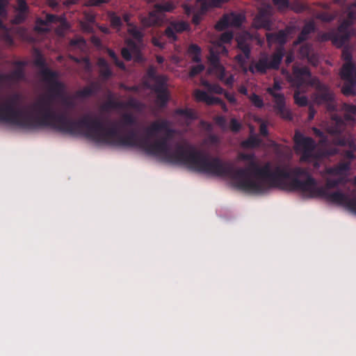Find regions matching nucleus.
<instances>
[{"instance_id": "nucleus-1", "label": "nucleus", "mask_w": 356, "mask_h": 356, "mask_svg": "<svg viewBox=\"0 0 356 356\" xmlns=\"http://www.w3.org/2000/svg\"><path fill=\"white\" fill-rule=\"evenodd\" d=\"M40 74L47 85V95L33 105L40 116L35 117L16 108L15 104L18 99H12L0 103V122L26 129L50 127L59 132L73 134L79 120L70 118L68 112L75 108L74 100L67 95L66 86L58 80V72L47 67L41 70Z\"/></svg>"}, {"instance_id": "nucleus-2", "label": "nucleus", "mask_w": 356, "mask_h": 356, "mask_svg": "<svg viewBox=\"0 0 356 356\" xmlns=\"http://www.w3.org/2000/svg\"><path fill=\"white\" fill-rule=\"evenodd\" d=\"M238 157L240 160L248 162L245 168L235 169L231 163L203 152L200 172L229 177L235 181L238 188L254 194H263L272 188L275 177L286 176L281 166H277L273 171L268 162L260 166L254 154L241 153Z\"/></svg>"}, {"instance_id": "nucleus-3", "label": "nucleus", "mask_w": 356, "mask_h": 356, "mask_svg": "<svg viewBox=\"0 0 356 356\" xmlns=\"http://www.w3.org/2000/svg\"><path fill=\"white\" fill-rule=\"evenodd\" d=\"M161 131H166L168 136L173 132L169 129L168 120L153 122L145 130L146 139L142 150L147 154L160 156L168 163L182 165L191 170L200 172L203 152L197 150L193 145L188 143H177L172 150L166 138L156 139L151 143L150 138L155 136L156 133Z\"/></svg>"}, {"instance_id": "nucleus-4", "label": "nucleus", "mask_w": 356, "mask_h": 356, "mask_svg": "<svg viewBox=\"0 0 356 356\" xmlns=\"http://www.w3.org/2000/svg\"><path fill=\"white\" fill-rule=\"evenodd\" d=\"M286 173L285 177H275L273 188H279L288 191H300L308 198L323 197L332 203L343 206L347 194L337 191L327 192L325 188L318 186L316 180L309 174L307 168L281 167Z\"/></svg>"}, {"instance_id": "nucleus-5", "label": "nucleus", "mask_w": 356, "mask_h": 356, "mask_svg": "<svg viewBox=\"0 0 356 356\" xmlns=\"http://www.w3.org/2000/svg\"><path fill=\"white\" fill-rule=\"evenodd\" d=\"M77 124L72 135L83 136L96 143L117 147H137L142 149L146 139V135L139 137L134 130L122 136L115 124L106 129L100 119L89 115L79 119Z\"/></svg>"}, {"instance_id": "nucleus-6", "label": "nucleus", "mask_w": 356, "mask_h": 356, "mask_svg": "<svg viewBox=\"0 0 356 356\" xmlns=\"http://www.w3.org/2000/svg\"><path fill=\"white\" fill-rule=\"evenodd\" d=\"M344 13L347 17L344 19L338 26L337 31L341 44H345L351 35L356 37V29H351L350 27L356 19V3L349 5L345 10Z\"/></svg>"}, {"instance_id": "nucleus-7", "label": "nucleus", "mask_w": 356, "mask_h": 356, "mask_svg": "<svg viewBox=\"0 0 356 356\" xmlns=\"http://www.w3.org/2000/svg\"><path fill=\"white\" fill-rule=\"evenodd\" d=\"M295 149L301 153L300 161L309 162L315 158L314 151L316 147L315 140L309 136H305L300 131L296 130L293 136Z\"/></svg>"}, {"instance_id": "nucleus-8", "label": "nucleus", "mask_w": 356, "mask_h": 356, "mask_svg": "<svg viewBox=\"0 0 356 356\" xmlns=\"http://www.w3.org/2000/svg\"><path fill=\"white\" fill-rule=\"evenodd\" d=\"M311 86H315L316 89L315 102L318 104H326L327 109L329 111H335L336 106L333 94L330 92L329 88L316 78L312 80Z\"/></svg>"}, {"instance_id": "nucleus-9", "label": "nucleus", "mask_w": 356, "mask_h": 356, "mask_svg": "<svg viewBox=\"0 0 356 356\" xmlns=\"http://www.w3.org/2000/svg\"><path fill=\"white\" fill-rule=\"evenodd\" d=\"M282 87L278 81H275L273 87L267 88V92L274 98V109L277 115L282 118L291 120L293 118L292 113L290 110L285 106V98L283 94L277 93L275 90H281Z\"/></svg>"}, {"instance_id": "nucleus-10", "label": "nucleus", "mask_w": 356, "mask_h": 356, "mask_svg": "<svg viewBox=\"0 0 356 356\" xmlns=\"http://www.w3.org/2000/svg\"><path fill=\"white\" fill-rule=\"evenodd\" d=\"M154 8L155 10L149 13L147 16L140 17V23L144 27L161 25L163 22L161 13L172 11L175 6L172 3L167 2L156 3Z\"/></svg>"}, {"instance_id": "nucleus-11", "label": "nucleus", "mask_w": 356, "mask_h": 356, "mask_svg": "<svg viewBox=\"0 0 356 356\" xmlns=\"http://www.w3.org/2000/svg\"><path fill=\"white\" fill-rule=\"evenodd\" d=\"M272 8L268 5L266 7L261 8L257 15L253 19V25L257 29H264L270 31L272 29Z\"/></svg>"}, {"instance_id": "nucleus-12", "label": "nucleus", "mask_w": 356, "mask_h": 356, "mask_svg": "<svg viewBox=\"0 0 356 356\" xmlns=\"http://www.w3.org/2000/svg\"><path fill=\"white\" fill-rule=\"evenodd\" d=\"M312 74L307 67H293V78L291 79L292 85L298 88L305 85H311L312 79H311Z\"/></svg>"}, {"instance_id": "nucleus-13", "label": "nucleus", "mask_w": 356, "mask_h": 356, "mask_svg": "<svg viewBox=\"0 0 356 356\" xmlns=\"http://www.w3.org/2000/svg\"><path fill=\"white\" fill-rule=\"evenodd\" d=\"M243 17L241 15L232 13L230 15H225L216 23L215 28L217 31H223L229 26L238 27L242 24Z\"/></svg>"}, {"instance_id": "nucleus-14", "label": "nucleus", "mask_w": 356, "mask_h": 356, "mask_svg": "<svg viewBox=\"0 0 356 356\" xmlns=\"http://www.w3.org/2000/svg\"><path fill=\"white\" fill-rule=\"evenodd\" d=\"M188 24L183 21L172 22L165 29L164 35L168 38L170 42L177 40V33H180L187 30Z\"/></svg>"}, {"instance_id": "nucleus-15", "label": "nucleus", "mask_w": 356, "mask_h": 356, "mask_svg": "<svg viewBox=\"0 0 356 356\" xmlns=\"http://www.w3.org/2000/svg\"><path fill=\"white\" fill-rule=\"evenodd\" d=\"M152 89L156 94V103L160 107L167 105L169 100V92L167 88V82L161 84H154Z\"/></svg>"}, {"instance_id": "nucleus-16", "label": "nucleus", "mask_w": 356, "mask_h": 356, "mask_svg": "<svg viewBox=\"0 0 356 356\" xmlns=\"http://www.w3.org/2000/svg\"><path fill=\"white\" fill-rule=\"evenodd\" d=\"M237 47L243 54H237L235 56V60L241 65H245L247 60L250 58L251 48L250 44L243 39L240 38L237 40Z\"/></svg>"}, {"instance_id": "nucleus-17", "label": "nucleus", "mask_w": 356, "mask_h": 356, "mask_svg": "<svg viewBox=\"0 0 356 356\" xmlns=\"http://www.w3.org/2000/svg\"><path fill=\"white\" fill-rule=\"evenodd\" d=\"M127 44L131 49L132 52H131L130 49H129L128 48L123 47L121 50V54H122V56L123 57V58L124 60H126L127 61L131 60L132 58L131 54L133 53L134 54L136 55L135 60L136 61H138V62L142 61L143 58H142L140 50H139L137 44H136V42L132 40H129V41H128Z\"/></svg>"}, {"instance_id": "nucleus-18", "label": "nucleus", "mask_w": 356, "mask_h": 356, "mask_svg": "<svg viewBox=\"0 0 356 356\" xmlns=\"http://www.w3.org/2000/svg\"><path fill=\"white\" fill-rule=\"evenodd\" d=\"M350 170V161L340 162L338 164L325 169V173L329 175L342 176L346 175Z\"/></svg>"}, {"instance_id": "nucleus-19", "label": "nucleus", "mask_w": 356, "mask_h": 356, "mask_svg": "<svg viewBox=\"0 0 356 356\" xmlns=\"http://www.w3.org/2000/svg\"><path fill=\"white\" fill-rule=\"evenodd\" d=\"M285 54L284 47H278L271 55L268 64L270 70H278Z\"/></svg>"}, {"instance_id": "nucleus-20", "label": "nucleus", "mask_w": 356, "mask_h": 356, "mask_svg": "<svg viewBox=\"0 0 356 356\" xmlns=\"http://www.w3.org/2000/svg\"><path fill=\"white\" fill-rule=\"evenodd\" d=\"M340 74L343 80H356V67L353 62L343 63Z\"/></svg>"}, {"instance_id": "nucleus-21", "label": "nucleus", "mask_w": 356, "mask_h": 356, "mask_svg": "<svg viewBox=\"0 0 356 356\" xmlns=\"http://www.w3.org/2000/svg\"><path fill=\"white\" fill-rule=\"evenodd\" d=\"M268 70H270V67L268 64V58L267 56L260 58L254 65L251 64L249 66V71L252 74L257 72L264 74L267 72Z\"/></svg>"}, {"instance_id": "nucleus-22", "label": "nucleus", "mask_w": 356, "mask_h": 356, "mask_svg": "<svg viewBox=\"0 0 356 356\" xmlns=\"http://www.w3.org/2000/svg\"><path fill=\"white\" fill-rule=\"evenodd\" d=\"M316 29L314 22L310 21L307 22L302 27V31L299 33L296 40L295 41L296 44H299L308 39L309 35L314 32Z\"/></svg>"}, {"instance_id": "nucleus-23", "label": "nucleus", "mask_w": 356, "mask_h": 356, "mask_svg": "<svg viewBox=\"0 0 356 356\" xmlns=\"http://www.w3.org/2000/svg\"><path fill=\"white\" fill-rule=\"evenodd\" d=\"M341 146H348L350 149L343 152V157L350 160L355 159L354 152L356 150V145L353 140L349 138H339L337 143Z\"/></svg>"}, {"instance_id": "nucleus-24", "label": "nucleus", "mask_w": 356, "mask_h": 356, "mask_svg": "<svg viewBox=\"0 0 356 356\" xmlns=\"http://www.w3.org/2000/svg\"><path fill=\"white\" fill-rule=\"evenodd\" d=\"M266 39L268 42L277 43L280 44V47H284L286 42L287 33L284 30H280L277 33H267Z\"/></svg>"}, {"instance_id": "nucleus-25", "label": "nucleus", "mask_w": 356, "mask_h": 356, "mask_svg": "<svg viewBox=\"0 0 356 356\" xmlns=\"http://www.w3.org/2000/svg\"><path fill=\"white\" fill-rule=\"evenodd\" d=\"M97 65L99 68V75L104 79H108L112 76V71L108 62L104 58H99L97 60Z\"/></svg>"}, {"instance_id": "nucleus-26", "label": "nucleus", "mask_w": 356, "mask_h": 356, "mask_svg": "<svg viewBox=\"0 0 356 356\" xmlns=\"http://www.w3.org/2000/svg\"><path fill=\"white\" fill-rule=\"evenodd\" d=\"M147 76L154 81V84H161L167 82L166 76L157 74L156 69L154 66L150 65L147 70Z\"/></svg>"}, {"instance_id": "nucleus-27", "label": "nucleus", "mask_w": 356, "mask_h": 356, "mask_svg": "<svg viewBox=\"0 0 356 356\" xmlns=\"http://www.w3.org/2000/svg\"><path fill=\"white\" fill-rule=\"evenodd\" d=\"M202 49L196 44H191L188 48V54L191 57L192 60L199 63L201 62Z\"/></svg>"}, {"instance_id": "nucleus-28", "label": "nucleus", "mask_w": 356, "mask_h": 356, "mask_svg": "<svg viewBox=\"0 0 356 356\" xmlns=\"http://www.w3.org/2000/svg\"><path fill=\"white\" fill-rule=\"evenodd\" d=\"M355 87L356 80H344V83L341 88V92L347 97L355 95Z\"/></svg>"}, {"instance_id": "nucleus-29", "label": "nucleus", "mask_w": 356, "mask_h": 356, "mask_svg": "<svg viewBox=\"0 0 356 356\" xmlns=\"http://www.w3.org/2000/svg\"><path fill=\"white\" fill-rule=\"evenodd\" d=\"M342 110L345 112L344 120L347 122L354 121L353 115H356V106L344 103L342 106Z\"/></svg>"}, {"instance_id": "nucleus-30", "label": "nucleus", "mask_w": 356, "mask_h": 356, "mask_svg": "<svg viewBox=\"0 0 356 356\" xmlns=\"http://www.w3.org/2000/svg\"><path fill=\"white\" fill-rule=\"evenodd\" d=\"M97 90V84L92 83L90 86L84 87L83 89L76 92V95L78 97H89L93 95Z\"/></svg>"}, {"instance_id": "nucleus-31", "label": "nucleus", "mask_w": 356, "mask_h": 356, "mask_svg": "<svg viewBox=\"0 0 356 356\" xmlns=\"http://www.w3.org/2000/svg\"><path fill=\"white\" fill-rule=\"evenodd\" d=\"M6 77L7 81H19L24 78V72L22 68L19 67L9 74H6Z\"/></svg>"}, {"instance_id": "nucleus-32", "label": "nucleus", "mask_w": 356, "mask_h": 356, "mask_svg": "<svg viewBox=\"0 0 356 356\" xmlns=\"http://www.w3.org/2000/svg\"><path fill=\"white\" fill-rule=\"evenodd\" d=\"M175 113L177 115H181L190 120H194L197 119V115L195 112L191 108H177L175 111Z\"/></svg>"}, {"instance_id": "nucleus-33", "label": "nucleus", "mask_w": 356, "mask_h": 356, "mask_svg": "<svg viewBox=\"0 0 356 356\" xmlns=\"http://www.w3.org/2000/svg\"><path fill=\"white\" fill-rule=\"evenodd\" d=\"M323 40H331L332 43L337 46L338 47H342L343 44H341L340 39L338 36V33H336L335 31H330L328 33H323L322 35Z\"/></svg>"}, {"instance_id": "nucleus-34", "label": "nucleus", "mask_w": 356, "mask_h": 356, "mask_svg": "<svg viewBox=\"0 0 356 356\" xmlns=\"http://www.w3.org/2000/svg\"><path fill=\"white\" fill-rule=\"evenodd\" d=\"M261 140L256 136H250L242 143L243 147L245 148H254L261 145Z\"/></svg>"}, {"instance_id": "nucleus-35", "label": "nucleus", "mask_w": 356, "mask_h": 356, "mask_svg": "<svg viewBox=\"0 0 356 356\" xmlns=\"http://www.w3.org/2000/svg\"><path fill=\"white\" fill-rule=\"evenodd\" d=\"M120 124L123 127L135 126L136 120L132 114L124 113L122 115Z\"/></svg>"}, {"instance_id": "nucleus-36", "label": "nucleus", "mask_w": 356, "mask_h": 356, "mask_svg": "<svg viewBox=\"0 0 356 356\" xmlns=\"http://www.w3.org/2000/svg\"><path fill=\"white\" fill-rule=\"evenodd\" d=\"M300 88H296L293 94V99L295 103L299 106H305L307 105L308 99L305 95H301L300 92Z\"/></svg>"}, {"instance_id": "nucleus-37", "label": "nucleus", "mask_w": 356, "mask_h": 356, "mask_svg": "<svg viewBox=\"0 0 356 356\" xmlns=\"http://www.w3.org/2000/svg\"><path fill=\"white\" fill-rule=\"evenodd\" d=\"M202 84L211 92L221 95L225 92L224 89L219 84L210 83L207 81H204Z\"/></svg>"}, {"instance_id": "nucleus-38", "label": "nucleus", "mask_w": 356, "mask_h": 356, "mask_svg": "<svg viewBox=\"0 0 356 356\" xmlns=\"http://www.w3.org/2000/svg\"><path fill=\"white\" fill-rule=\"evenodd\" d=\"M122 107V104L120 102L115 101L112 99H108L102 106L103 111H108L111 109L120 108Z\"/></svg>"}, {"instance_id": "nucleus-39", "label": "nucleus", "mask_w": 356, "mask_h": 356, "mask_svg": "<svg viewBox=\"0 0 356 356\" xmlns=\"http://www.w3.org/2000/svg\"><path fill=\"white\" fill-rule=\"evenodd\" d=\"M351 212L356 214V196L350 197L348 194L343 206Z\"/></svg>"}, {"instance_id": "nucleus-40", "label": "nucleus", "mask_w": 356, "mask_h": 356, "mask_svg": "<svg viewBox=\"0 0 356 356\" xmlns=\"http://www.w3.org/2000/svg\"><path fill=\"white\" fill-rule=\"evenodd\" d=\"M334 119L336 120V126L334 127L330 128L329 132L333 135L338 136L340 135L342 131L343 122L342 119L338 117Z\"/></svg>"}, {"instance_id": "nucleus-41", "label": "nucleus", "mask_w": 356, "mask_h": 356, "mask_svg": "<svg viewBox=\"0 0 356 356\" xmlns=\"http://www.w3.org/2000/svg\"><path fill=\"white\" fill-rule=\"evenodd\" d=\"M311 47L309 44H305L300 48V53L303 56L307 57L309 61L314 65H316V61L314 60L313 58H315L314 56H310Z\"/></svg>"}, {"instance_id": "nucleus-42", "label": "nucleus", "mask_w": 356, "mask_h": 356, "mask_svg": "<svg viewBox=\"0 0 356 356\" xmlns=\"http://www.w3.org/2000/svg\"><path fill=\"white\" fill-rule=\"evenodd\" d=\"M128 32L135 40L139 42L143 40L144 35L136 26L132 25V26H130Z\"/></svg>"}, {"instance_id": "nucleus-43", "label": "nucleus", "mask_w": 356, "mask_h": 356, "mask_svg": "<svg viewBox=\"0 0 356 356\" xmlns=\"http://www.w3.org/2000/svg\"><path fill=\"white\" fill-rule=\"evenodd\" d=\"M208 60L211 68L220 64L218 55L212 49L210 50Z\"/></svg>"}, {"instance_id": "nucleus-44", "label": "nucleus", "mask_w": 356, "mask_h": 356, "mask_svg": "<svg viewBox=\"0 0 356 356\" xmlns=\"http://www.w3.org/2000/svg\"><path fill=\"white\" fill-rule=\"evenodd\" d=\"M110 22L113 28L120 29L122 25L120 17L113 13L110 15Z\"/></svg>"}, {"instance_id": "nucleus-45", "label": "nucleus", "mask_w": 356, "mask_h": 356, "mask_svg": "<svg viewBox=\"0 0 356 356\" xmlns=\"http://www.w3.org/2000/svg\"><path fill=\"white\" fill-rule=\"evenodd\" d=\"M273 4L280 11H284L288 9L290 6L289 0H273Z\"/></svg>"}, {"instance_id": "nucleus-46", "label": "nucleus", "mask_w": 356, "mask_h": 356, "mask_svg": "<svg viewBox=\"0 0 356 356\" xmlns=\"http://www.w3.org/2000/svg\"><path fill=\"white\" fill-rule=\"evenodd\" d=\"M250 99L254 106L257 108H262L264 106V101L262 98L258 95L253 93L250 97Z\"/></svg>"}, {"instance_id": "nucleus-47", "label": "nucleus", "mask_w": 356, "mask_h": 356, "mask_svg": "<svg viewBox=\"0 0 356 356\" xmlns=\"http://www.w3.org/2000/svg\"><path fill=\"white\" fill-rule=\"evenodd\" d=\"M317 18L325 22H330L334 19L335 15L330 13L323 12L317 15Z\"/></svg>"}, {"instance_id": "nucleus-48", "label": "nucleus", "mask_w": 356, "mask_h": 356, "mask_svg": "<svg viewBox=\"0 0 356 356\" xmlns=\"http://www.w3.org/2000/svg\"><path fill=\"white\" fill-rule=\"evenodd\" d=\"M234 38L233 33L232 31H226L221 34L220 37V42L223 44L230 43Z\"/></svg>"}, {"instance_id": "nucleus-49", "label": "nucleus", "mask_w": 356, "mask_h": 356, "mask_svg": "<svg viewBox=\"0 0 356 356\" xmlns=\"http://www.w3.org/2000/svg\"><path fill=\"white\" fill-rule=\"evenodd\" d=\"M204 70V66L202 64H198L197 65L193 66L190 70L189 76L191 77H194L203 72Z\"/></svg>"}, {"instance_id": "nucleus-50", "label": "nucleus", "mask_w": 356, "mask_h": 356, "mask_svg": "<svg viewBox=\"0 0 356 356\" xmlns=\"http://www.w3.org/2000/svg\"><path fill=\"white\" fill-rule=\"evenodd\" d=\"M208 95L209 94L207 92L199 89L194 92L195 98L197 102H204Z\"/></svg>"}, {"instance_id": "nucleus-51", "label": "nucleus", "mask_w": 356, "mask_h": 356, "mask_svg": "<svg viewBox=\"0 0 356 356\" xmlns=\"http://www.w3.org/2000/svg\"><path fill=\"white\" fill-rule=\"evenodd\" d=\"M324 188H325L326 191L329 192V189L336 188L338 187V183L336 180V179H330L328 178L325 181V184L324 186H323Z\"/></svg>"}, {"instance_id": "nucleus-52", "label": "nucleus", "mask_w": 356, "mask_h": 356, "mask_svg": "<svg viewBox=\"0 0 356 356\" xmlns=\"http://www.w3.org/2000/svg\"><path fill=\"white\" fill-rule=\"evenodd\" d=\"M341 57H342V59L345 61V63L353 62L352 52L347 47H345L342 50Z\"/></svg>"}, {"instance_id": "nucleus-53", "label": "nucleus", "mask_w": 356, "mask_h": 356, "mask_svg": "<svg viewBox=\"0 0 356 356\" xmlns=\"http://www.w3.org/2000/svg\"><path fill=\"white\" fill-rule=\"evenodd\" d=\"M229 128L233 132H238L241 129V124L235 118H232L229 122Z\"/></svg>"}, {"instance_id": "nucleus-54", "label": "nucleus", "mask_w": 356, "mask_h": 356, "mask_svg": "<svg viewBox=\"0 0 356 356\" xmlns=\"http://www.w3.org/2000/svg\"><path fill=\"white\" fill-rule=\"evenodd\" d=\"M17 3L19 12L22 14H26L29 9L26 0H17Z\"/></svg>"}, {"instance_id": "nucleus-55", "label": "nucleus", "mask_w": 356, "mask_h": 356, "mask_svg": "<svg viewBox=\"0 0 356 356\" xmlns=\"http://www.w3.org/2000/svg\"><path fill=\"white\" fill-rule=\"evenodd\" d=\"M214 121L216 124L220 127L222 129H225L227 127V120L225 117L222 115H218L214 118Z\"/></svg>"}, {"instance_id": "nucleus-56", "label": "nucleus", "mask_w": 356, "mask_h": 356, "mask_svg": "<svg viewBox=\"0 0 356 356\" xmlns=\"http://www.w3.org/2000/svg\"><path fill=\"white\" fill-rule=\"evenodd\" d=\"M34 64H35V66L40 67L41 70L47 67L46 66L45 60H44V59L43 58V57L41 55H38L35 58V59L34 60Z\"/></svg>"}, {"instance_id": "nucleus-57", "label": "nucleus", "mask_w": 356, "mask_h": 356, "mask_svg": "<svg viewBox=\"0 0 356 356\" xmlns=\"http://www.w3.org/2000/svg\"><path fill=\"white\" fill-rule=\"evenodd\" d=\"M152 42L155 47H158L160 49H164L165 46V43L162 42L160 38L153 37L152 39Z\"/></svg>"}, {"instance_id": "nucleus-58", "label": "nucleus", "mask_w": 356, "mask_h": 356, "mask_svg": "<svg viewBox=\"0 0 356 356\" xmlns=\"http://www.w3.org/2000/svg\"><path fill=\"white\" fill-rule=\"evenodd\" d=\"M204 102L208 105L217 104L218 102H220V98L216 97H213V96H211L209 95Z\"/></svg>"}, {"instance_id": "nucleus-59", "label": "nucleus", "mask_w": 356, "mask_h": 356, "mask_svg": "<svg viewBox=\"0 0 356 356\" xmlns=\"http://www.w3.org/2000/svg\"><path fill=\"white\" fill-rule=\"evenodd\" d=\"M259 133L263 136H267L268 135V131L266 124L263 122L259 127Z\"/></svg>"}, {"instance_id": "nucleus-60", "label": "nucleus", "mask_w": 356, "mask_h": 356, "mask_svg": "<svg viewBox=\"0 0 356 356\" xmlns=\"http://www.w3.org/2000/svg\"><path fill=\"white\" fill-rule=\"evenodd\" d=\"M225 97L228 100L229 102L232 104H235L236 102V97L234 94L229 93L228 92H224Z\"/></svg>"}, {"instance_id": "nucleus-61", "label": "nucleus", "mask_w": 356, "mask_h": 356, "mask_svg": "<svg viewBox=\"0 0 356 356\" xmlns=\"http://www.w3.org/2000/svg\"><path fill=\"white\" fill-rule=\"evenodd\" d=\"M211 71L216 75L218 74L222 73V72H225V70L221 64H219L212 67Z\"/></svg>"}, {"instance_id": "nucleus-62", "label": "nucleus", "mask_w": 356, "mask_h": 356, "mask_svg": "<svg viewBox=\"0 0 356 356\" xmlns=\"http://www.w3.org/2000/svg\"><path fill=\"white\" fill-rule=\"evenodd\" d=\"M336 180L338 183V186L339 185H345L348 182L346 175L339 176V177L337 178Z\"/></svg>"}, {"instance_id": "nucleus-63", "label": "nucleus", "mask_w": 356, "mask_h": 356, "mask_svg": "<svg viewBox=\"0 0 356 356\" xmlns=\"http://www.w3.org/2000/svg\"><path fill=\"white\" fill-rule=\"evenodd\" d=\"M3 39L9 44H13V39L12 36L8 33H6L3 35Z\"/></svg>"}, {"instance_id": "nucleus-64", "label": "nucleus", "mask_w": 356, "mask_h": 356, "mask_svg": "<svg viewBox=\"0 0 356 356\" xmlns=\"http://www.w3.org/2000/svg\"><path fill=\"white\" fill-rule=\"evenodd\" d=\"M25 19V14H22L19 13L15 18V22L16 24H19L24 22Z\"/></svg>"}]
</instances>
